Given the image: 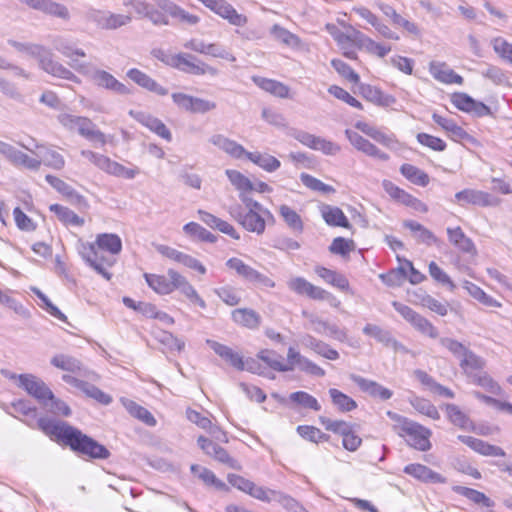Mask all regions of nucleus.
<instances>
[{
    "instance_id": "f257e3e1",
    "label": "nucleus",
    "mask_w": 512,
    "mask_h": 512,
    "mask_svg": "<svg viewBox=\"0 0 512 512\" xmlns=\"http://www.w3.org/2000/svg\"><path fill=\"white\" fill-rule=\"evenodd\" d=\"M38 424L47 435L55 437L83 456L102 460L110 457V451L105 446L66 422L40 418Z\"/></svg>"
},
{
    "instance_id": "f03ea898",
    "label": "nucleus",
    "mask_w": 512,
    "mask_h": 512,
    "mask_svg": "<svg viewBox=\"0 0 512 512\" xmlns=\"http://www.w3.org/2000/svg\"><path fill=\"white\" fill-rule=\"evenodd\" d=\"M79 253L85 263L96 273L110 280L109 268L116 263V256L122 251V240L114 233H101L93 243L80 241Z\"/></svg>"
},
{
    "instance_id": "7ed1b4c3",
    "label": "nucleus",
    "mask_w": 512,
    "mask_h": 512,
    "mask_svg": "<svg viewBox=\"0 0 512 512\" xmlns=\"http://www.w3.org/2000/svg\"><path fill=\"white\" fill-rule=\"evenodd\" d=\"M144 278L147 285L159 295H169L173 291L178 290L192 304L199 306L201 309L207 307L204 299L198 294L194 286L174 269H168L167 276L145 273Z\"/></svg>"
},
{
    "instance_id": "20e7f679",
    "label": "nucleus",
    "mask_w": 512,
    "mask_h": 512,
    "mask_svg": "<svg viewBox=\"0 0 512 512\" xmlns=\"http://www.w3.org/2000/svg\"><path fill=\"white\" fill-rule=\"evenodd\" d=\"M240 204L228 208L230 216L248 232L261 235L266 229V220H274L272 213L249 195H240Z\"/></svg>"
},
{
    "instance_id": "39448f33",
    "label": "nucleus",
    "mask_w": 512,
    "mask_h": 512,
    "mask_svg": "<svg viewBox=\"0 0 512 512\" xmlns=\"http://www.w3.org/2000/svg\"><path fill=\"white\" fill-rule=\"evenodd\" d=\"M7 43L16 51L36 58L40 68L48 74L75 83L81 82L80 79L72 71H70L61 63L53 60L52 54L44 46L30 42H19L13 39H9Z\"/></svg>"
},
{
    "instance_id": "423d86ee",
    "label": "nucleus",
    "mask_w": 512,
    "mask_h": 512,
    "mask_svg": "<svg viewBox=\"0 0 512 512\" xmlns=\"http://www.w3.org/2000/svg\"><path fill=\"white\" fill-rule=\"evenodd\" d=\"M386 414L394 422V431L400 437H406L408 445L419 451L431 448L429 429L395 412L387 411Z\"/></svg>"
},
{
    "instance_id": "0eeeda50",
    "label": "nucleus",
    "mask_w": 512,
    "mask_h": 512,
    "mask_svg": "<svg viewBox=\"0 0 512 512\" xmlns=\"http://www.w3.org/2000/svg\"><path fill=\"white\" fill-rule=\"evenodd\" d=\"M439 342L459 360V366L467 379L484 369L486 365L485 360L482 357L476 355L473 351H471L459 341L449 337H443L439 339Z\"/></svg>"
},
{
    "instance_id": "6e6552de",
    "label": "nucleus",
    "mask_w": 512,
    "mask_h": 512,
    "mask_svg": "<svg viewBox=\"0 0 512 512\" xmlns=\"http://www.w3.org/2000/svg\"><path fill=\"white\" fill-rule=\"evenodd\" d=\"M59 123L71 132H78L82 137L92 142L106 144V136L97 129L96 125L87 117L77 116L69 113L59 114Z\"/></svg>"
},
{
    "instance_id": "1a4fd4ad",
    "label": "nucleus",
    "mask_w": 512,
    "mask_h": 512,
    "mask_svg": "<svg viewBox=\"0 0 512 512\" xmlns=\"http://www.w3.org/2000/svg\"><path fill=\"white\" fill-rule=\"evenodd\" d=\"M80 154L90 163L94 164L98 169L115 177L133 179L139 174V169L137 167H125L103 154L86 149L81 150Z\"/></svg>"
},
{
    "instance_id": "9d476101",
    "label": "nucleus",
    "mask_w": 512,
    "mask_h": 512,
    "mask_svg": "<svg viewBox=\"0 0 512 512\" xmlns=\"http://www.w3.org/2000/svg\"><path fill=\"white\" fill-rule=\"evenodd\" d=\"M73 68L78 72L89 76L95 85L98 87L113 91L120 95H129L131 89L125 84L119 82L112 74L105 70L95 69L89 71L86 65H73Z\"/></svg>"
},
{
    "instance_id": "9b49d317",
    "label": "nucleus",
    "mask_w": 512,
    "mask_h": 512,
    "mask_svg": "<svg viewBox=\"0 0 512 512\" xmlns=\"http://www.w3.org/2000/svg\"><path fill=\"white\" fill-rule=\"evenodd\" d=\"M169 64L185 73L193 75L209 74L215 76L218 74V70L216 68L198 60L191 54L179 53L173 55Z\"/></svg>"
},
{
    "instance_id": "f8f14e48",
    "label": "nucleus",
    "mask_w": 512,
    "mask_h": 512,
    "mask_svg": "<svg viewBox=\"0 0 512 512\" xmlns=\"http://www.w3.org/2000/svg\"><path fill=\"white\" fill-rule=\"evenodd\" d=\"M226 266L229 269H232L236 272V274L243 278L245 281L251 282L253 284H258L267 288H274L275 282L267 277L266 275L260 273L256 269L244 263L241 259L233 257L227 260Z\"/></svg>"
},
{
    "instance_id": "ddd939ff",
    "label": "nucleus",
    "mask_w": 512,
    "mask_h": 512,
    "mask_svg": "<svg viewBox=\"0 0 512 512\" xmlns=\"http://www.w3.org/2000/svg\"><path fill=\"white\" fill-rule=\"evenodd\" d=\"M18 386L34 397L43 406H48L47 399L52 398V391L46 383L33 374H20Z\"/></svg>"
},
{
    "instance_id": "4468645a",
    "label": "nucleus",
    "mask_w": 512,
    "mask_h": 512,
    "mask_svg": "<svg viewBox=\"0 0 512 512\" xmlns=\"http://www.w3.org/2000/svg\"><path fill=\"white\" fill-rule=\"evenodd\" d=\"M205 7L217 14L229 24L236 27H243L247 24L248 18L244 14H240L226 0H198Z\"/></svg>"
},
{
    "instance_id": "2eb2a0df",
    "label": "nucleus",
    "mask_w": 512,
    "mask_h": 512,
    "mask_svg": "<svg viewBox=\"0 0 512 512\" xmlns=\"http://www.w3.org/2000/svg\"><path fill=\"white\" fill-rule=\"evenodd\" d=\"M455 202L460 206L474 205L480 207H496L501 200L488 192L466 188L457 192L454 196Z\"/></svg>"
},
{
    "instance_id": "dca6fc26",
    "label": "nucleus",
    "mask_w": 512,
    "mask_h": 512,
    "mask_svg": "<svg viewBox=\"0 0 512 512\" xmlns=\"http://www.w3.org/2000/svg\"><path fill=\"white\" fill-rule=\"evenodd\" d=\"M289 134L301 144L313 150L321 151L326 155H335L340 151V146L336 143L308 132L293 129Z\"/></svg>"
},
{
    "instance_id": "f3484780",
    "label": "nucleus",
    "mask_w": 512,
    "mask_h": 512,
    "mask_svg": "<svg viewBox=\"0 0 512 512\" xmlns=\"http://www.w3.org/2000/svg\"><path fill=\"white\" fill-rule=\"evenodd\" d=\"M156 250L158 253H160L162 256L173 260L177 263L182 264L183 266L195 270L198 273L204 275L206 274L207 270L206 267L196 258H194L191 255L185 254L179 250H176L170 246L167 245H157Z\"/></svg>"
},
{
    "instance_id": "a211bd4d",
    "label": "nucleus",
    "mask_w": 512,
    "mask_h": 512,
    "mask_svg": "<svg viewBox=\"0 0 512 512\" xmlns=\"http://www.w3.org/2000/svg\"><path fill=\"white\" fill-rule=\"evenodd\" d=\"M92 20L101 29L115 30L131 23L132 16L130 14H118L110 11H93Z\"/></svg>"
},
{
    "instance_id": "6ab92c4d",
    "label": "nucleus",
    "mask_w": 512,
    "mask_h": 512,
    "mask_svg": "<svg viewBox=\"0 0 512 512\" xmlns=\"http://www.w3.org/2000/svg\"><path fill=\"white\" fill-rule=\"evenodd\" d=\"M129 115L140 124L148 128L150 131L157 134L159 137L165 139L168 142L172 140V134L170 130L160 119L149 113L136 110H130Z\"/></svg>"
},
{
    "instance_id": "aec40b11",
    "label": "nucleus",
    "mask_w": 512,
    "mask_h": 512,
    "mask_svg": "<svg viewBox=\"0 0 512 512\" xmlns=\"http://www.w3.org/2000/svg\"><path fill=\"white\" fill-rule=\"evenodd\" d=\"M123 5L125 7H132L138 16L148 18L154 25L169 24L167 16L162 11L153 9L146 1L124 0Z\"/></svg>"
},
{
    "instance_id": "412c9836",
    "label": "nucleus",
    "mask_w": 512,
    "mask_h": 512,
    "mask_svg": "<svg viewBox=\"0 0 512 512\" xmlns=\"http://www.w3.org/2000/svg\"><path fill=\"white\" fill-rule=\"evenodd\" d=\"M155 6H157L162 13L166 16L170 15L171 17L177 19L179 22L188 24V25H196L199 23L200 18L195 14H191L175 4L170 0H153Z\"/></svg>"
},
{
    "instance_id": "4be33fe9",
    "label": "nucleus",
    "mask_w": 512,
    "mask_h": 512,
    "mask_svg": "<svg viewBox=\"0 0 512 512\" xmlns=\"http://www.w3.org/2000/svg\"><path fill=\"white\" fill-rule=\"evenodd\" d=\"M20 2L34 10L41 11L47 15H51L62 20L70 19L68 8L65 5L57 3L53 0H20Z\"/></svg>"
},
{
    "instance_id": "5701e85b",
    "label": "nucleus",
    "mask_w": 512,
    "mask_h": 512,
    "mask_svg": "<svg viewBox=\"0 0 512 512\" xmlns=\"http://www.w3.org/2000/svg\"><path fill=\"white\" fill-rule=\"evenodd\" d=\"M288 288L299 294L306 295L315 300H325L328 297V292L324 289L313 285L303 277H292L287 281Z\"/></svg>"
},
{
    "instance_id": "b1692460",
    "label": "nucleus",
    "mask_w": 512,
    "mask_h": 512,
    "mask_svg": "<svg viewBox=\"0 0 512 512\" xmlns=\"http://www.w3.org/2000/svg\"><path fill=\"white\" fill-rule=\"evenodd\" d=\"M382 186L385 190V192L393 199L397 200L398 202L406 205L411 206L417 210L427 211V207L425 204H423L421 201L404 191L403 189L396 186L394 183H392L389 180H384L382 183Z\"/></svg>"
},
{
    "instance_id": "393cba45",
    "label": "nucleus",
    "mask_w": 512,
    "mask_h": 512,
    "mask_svg": "<svg viewBox=\"0 0 512 512\" xmlns=\"http://www.w3.org/2000/svg\"><path fill=\"white\" fill-rule=\"evenodd\" d=\"M429 72L434 79L444 84L462 85L464 82L463 77L455 73L445 62H430Z\"/></svg>"
},
{
    "instance_id": "a878e982",
    "label": "nucleus",
    "mask_w": 512,
    "mask_h": 512,
    "mask_svg": "<svg viewBox=\"0 0 512 512\" xmlns=\"http://www.w3.org/2000/svg\"><path fill=\"white\" fill-rule=\"evenodd\" d=\"M458 439L481 455L492 457H504L506 455L501 447L491 445L481 439L465 435L458 436Z\"/></svg>"
},
{
    "instance_id": "bb28decb",
    "label": "nucleus",
    "mask_w": 512,
    "mask_h": 512,
    "mask_svg": "<svg viewBox=\"0 0 512 512\" xmlns=\"http://www.w3.org/2000/svg\"><path fill=\"white\" fill-rule=\"evenodd\" d=\"M209 142L235 159L246 157L248 153L241 144L222 134L212 135L209 138Z\"/></svg>"
},
{
    "instance_id": "cd10ccee",
    "label": "nucleus",
    "mask_w": 512,
    "mask_h": 512,
    "mask_svg": "<svg viewBox=\"0 0 512 512\" xmlns=\"http://www.w3.org/2000/svg\"><path fill=\"white\" fill-rule=\"evenodd\" d=\"M127 77L135 82L140 87L153 92L157 95L164 96L168 94V90L158 84L154 79H152L149 75L142 72L139 69L132 68L127 71Z\"/></svg>"
},
{
    "instance_id": "c85d7f7f",
    "label": "nucleus",
    "mask_w": 512,
    "mask_h": 512,
    "mask_svg": "<svg viewBox=\"0 0 512 512\" xmlns=\"http://www.w3.org/2000/svg\"><path fill=\"white\" fill-rule=\"evenodd\" d=\"M351 380L357 384L363 392L368 393L372 397H378L381 400H388L393 395V392L390 389L385 388L375 381L365 379L358 375H351Z\"/></svg>"
},
{
    "instance_id": "c756f323",
    "label": "nucleus",
    "mask_w": 512,
    "mask_h": 512,
    "mask_svg": "<svg viewBox=\"0 0 512 512\" xmlns=\"http://www.w3.org/2000/svg\"><path fill=\"white\" fill-rule=\"evenodd\" d=\"M404 472L422 482L445 483V478L442 475L422 464H409L405 466Z\"/></svg>"
},
{
    "instance_id": "7c9ffc66",
    "label": "nucleus",
    "mask_w": 512,
    "mask_h": 512,
    "mask_svg": "<svg viewBox=\"0 0 512 512\" xmlns=\"http://www.w3.org/2000/svg\"><path fill=\"white\" fill-rule=\"evenodd\" d=\"M206 343L217 355L228 361L234 368L238 370H244L245 363L240 354L234 352L228 346L218 343L214 340L208 339Z\"/></svg>"
},
{
    "instance_id": "2f4dec72",
    "label": "nucleus",
    "mask_w": 512,
    "mask_h": 512,
    "mask_svg": "<svg viewBox=\"0 0 512 512\" xmlns=\"http://www.w3.org/2000/svg\"><path fill=\"white\" fill-rule=\"evenodd\" d=\"M36 148L37 151L34 153L41 160V164L43 163L45 166L55 170L64 168L65 159L58 151L42 145H37Z\"/></svg>"
},
{
    "instance_id": "473e14b6",
    "label": "nucleus",
    "mask_w": 512,
    "mask_h": 512,
    "mask_svg": "<svg viewBox=\"0 0 512 512\" xmlns=\"http://www.w3.org/2000/svg\"><path fill=\"white\" fill-rule=\"evenodd\" d=\"M321 216L329 226L349 228L350 223L343 211L336 206L322 205L320 208Z\"/></svg>"
},
{
    "instance_id": "72a5a7b5",
    "label": "nucleus",
    "mask_w": 512,
    "mask_h": 512,
    "mask_svg": "<svg viewBox=\"0 0 512 512\" xmlns=\"http://www.w3.org/2000/svg\"><path fill=\"white\" fill-rule=\"evenodd\" d=\"M52 44L54 48L60 52L62 55H64L67 58H70L72 60L71 66L73 65H79L76 63V61L73 59V56H79V57H85L86 54L82 49H79L75 46V43L65 37L57 36L53 39Z\"/></svg>"
},
{
    "instance_id": "f704fd0d",
    "label": "nucleus",
    "mask_w": 512,
    "mask_h": 512,
    "mask_svg": "<svg viewBox=\"0 0 512 512\" xmlns=\"http://www.w3.org/2000/svg\"><path fill=\"white\" fill-rule=\"evenodd\" d=\"M232 319L235 323L247 327L249 329H255L260 325V315L248 308H240L232 311Z\"/></svg>"
},
{
    "instance_id": "c9c22d12",
    "label": "nucleus",
    "mask_w": 512,
    "mask_h": 512,
    "mask_svg": "<svg viewBox=\"0 0 512 512\" xmlns=\"http://www.w3.org/2000/svg\"><path fill=\"white\" fill-rule=\"evenodd\" d=\"M253 82L266 92L273 94L279 98H289V87L282 82L263 78L253 77Z\"/></svg>"
},
{
    "instance_id": "e433bc0d",
    "label": "nucleus",
    "mask_w": 512,
    "mask_h": 512,
    "mask_svg": "<svg viewBox=\"0 0 512 512\" xmlns=\"http://www.w3.org/2000/svg\"><path fill=\"white\" fill-rule=\"evenodd\" d=\"M445 411L448 416V419L455 426L463 429V430H473L474 424L469 418V416L463 412L459 406L455 404H447L445 406Z\"/></svg>"
},
{
    "instance_id": "4c0bfd02",
    "label": "nucleus",
    "mask_w": 512,
    "mask_h": 512,
    "mask_svg": "<svg viewBox=\"0 0 512 512\" xmlns=\"http://www.w3.org/2000/svg\"><path fill=\"white\" fill-rule=\"evenodd\" d=\"M190 470L194 475H197L198 478L202 480L206 485L213 486L219 491L229 490L228 486L223 481L218 479L216 475L208 468L201 467L197 464H192Z\"/></svg>"
},
{
    "instance_id": "58836bf2",
    "label": "nucleus",
    "mask_w": 512,
    "mask_h": 512,
    "mask_svg": "<svg viewBox=\"0 0 512 512\" xmlns=\"http://www.w3.org/2000/svg\"><path fill=\"white\" fill-rule=\"evenodd\" d=\"M121 403L131 416L139 419L148 426L156 425V419L146 408L127 398H121Z\"/></svg>"
},
{
    "instance_id": "ea45409f",
    "label": "nucleus",
    "mask_w": 512,
    "mask_h": 512,
    "mask_svg": "<svg viewBox=\"0 0 512 512\" xmlns=\"http://www.w3.org/2000/svg\"><path fill=\"white\" fill-rule=\"evenodd\" d=\"M246 158L266 172L270 173L278 170L281 166L280 161L276 157L267 153L248 152L246 154Z\"/></svg>"
},
{
    "instance_id": "a19ab883",
    "label": "nucleus",
    "mask_w": 512,
    "mask_h": 512,
    "mask_svg": "<svg viewBox=\"0 0 512 512\" xmlns=\"http://www.w3.org/2000/svg\"><path fill=\"white\" fill-rule=\"evenodd\" d=\"M468 382L482 387L484 390L491 394L497 396L502 394V388L500 385L487 372L483 370L472 375V377L468 379Z\"/></svg>"
},
{
    "instance_id": "79ce46f5",
    "label": "nucleus",
    "mask_w": 512,
    "mask_h": 512,
    "mask_svg": "<svg viewBox=\"0 0 512 512\" xmlns=\"http://www.w3.org/2000/svg\"><path fill=\"white\" fill-rule=\"evenodd\" d=\"M463 288L469 293L470 296H472L475 300L479 301L481 304L485 306L496 308H500L502 306V304L498 300L488 295L479 286L470 281H464Z\"/></svg>"
},
{
    "instance_id": "37998d69",
    "label": "nucleus",
    "mask_w": 512,
    "mask_h": 512,
    "mask_svg": "<svg viewBox=\"0 0 512 512\" xmlns=\"http://www.w3.org/2000/svg\"><path fill=\"white\" fill-rule=\"evenodd\" d=\"M401 174L413 184L426 187L429 184V176L423 170L411 164H403L400 167Z\"/></svg>"
},
{
    "instance_id": "c03bdc74",
    "label": "nucleus",
    "mask_w": 512,
    "mask_h": 512,
    "mask_svg": "<svg viewBox=\"0 0 512 512\" xmlns=\"http://www.w3.org/2000/svg\"><path fill=\"white\" fill-rule=\"evenodd\" d=\"M364 96L367 100L380 107H389L396 103V98L386 94L378 88L367 86L364 89Z\"/></svg>"
},
{
    "instance_id": "a18cd8bd",
    "label": "nucleus",
    "mask_w": 512,
    "mask_h": 512,
    "mask_svg": "<svg viewBox=\"0 0 512 512\" xmlns=\"http://www.w3.org/2000/svg\"><path fill=\"white\" fill-rule=\"evenodd\" d=\"M231 184L239 191L240 195H249L250 191H253L254 184L241 172L233 169H227L225 171Z\"/></svg>"
},
{
    "instance_id": "49530a36",
    "label": "nucleus",
    "mask_w": 512,
    "mask_h": 512,
    "mask_svg": "<svg viewBox=\"0 0 512 512\" xmlns=\"http://www.w3.org/2000/svg\"><path fill=\"white\" fill-rule=\"evenodd\" d=\"M278 212L282 217L283 221L290 229L296 232L303 231L304 224L301 219V216L294 209H292L288 205L282 204L279 206Z\"/></svg>"
},
{
    "instance_id": "de8ad7c7",
    "label": "nucleus",
    "mask_w": 512,
    "mask_h": 512,
    "mask_svg": "<svg viewBox=\"0 0 512 512\" xmlns=\"http://www.w3.org/2000/svg\"><path fill=\"white\" fill-rule=\"evenodd\" d=\"M50 211L54 212L60 221L66 225L82 226L84 225V219L79 217L71 209L64 207L59 204L50 205Z\"/></svg>"
},
{
    "instance_id": "09e8293b",
    "label": "nucleus",
    "mask_w": 512,
    "mask_h": 512,
    "mask_svg": "<svg viewBox=\"0 0 512 512\" xmlns=\"http://www.w3.org/2000/svg\"><path fill=\"white\" fill-rule=\"evenodd\" d=\"M447 233L449 241L463 252L469 253L474 250L472 240L464 234L460 227L448 228Z\"/></svg>"
},
{
    "instance_id": "8fccbe9b",
    "label": "nucleus",
    "mask_w": 512,
    "mask_h": 512,
    "mask_svg": "<svg viewBox=\"0 0 512 512\" xmlns=\"http://www.w3.org/2000/svg\"><path fill=\"white\" fill-rule=\"evenodd\" d=\"M258 358L264 361L270 368L280 372L291 371V366H285L283 357L272 350H261Z\"/></svg>"
},
{
    "instance_id": "3c124183",
    "label": "nucleus",
    "mask_w": 512,
    "mask_h": 512,
    "mask_svg": "<svg viewBox=\"0 0 512 512\" xmlns=\"http://www.w3.org/2000/svg\"><path fill=\"white\" fill-rule=\"evenodd\" d=\"M329 395L333 405L341 412H350L357 407V403L351 397L338 389H329Z\"/></svg>"
},
{
    "instance_id": "603ef678",
    "label": "nucleus",
    "mask_w": 512,
    "mask_h": 512,
    "mask_svg": "<svg viewBox=\"0 0 512 512\" xmlns=\"http://www.w3.org/2000/svg\"><path fill=\"white\" fill-rule=\"evenodd\" d=\"M50 362L56 368L64 371L75 373L82 370L80 361L69 355L57 354L51 358Z\"/></svg>"
},
{
    "instance_id": "864d4df0",
    "label": "nucleus",
    "mask_w": 512,
    "mask_h": 512,
    "mask_svg": "<svg viewBox=\"0 0 512 512\" xmlns=\"http://www.w3.org/2000/svg\"><path fill=\"white\" fill-rule=\"evenodd\" d=\"M183 231L185 232L186 235L196 240L209 243H214L216 241L215 235H213L211 232H209L207 229H205L196 222H189L185 224L183 227Z\"/></svg>"
},
{
    "instance_id": "5fc2aeb1",
    "label": "nucleus",
    "mask_w": 512,
    "mask_h": 512,
    "mask_svg": "<svg viewBox=\"0 0 512 512\" xmlns=\"http://www.w3.org/2000/svg\"><path fill=\"white\" fill-rule=\"evenodd\" d=\"M404 226L414 232L415 237L420 242H423L427 245H432L437 242L436 236L418 222L406 221Z\"/></svg>"
},
{
    "instance_id": "6e6d98bb",
    "label": "nucleus",
    "mask_w": 512,
    "mask_h": 512,
    "mask_svg": "<svg viewBox=\"0 0 512 512\" xmlns=\"http://www.w3.org/2000/svg\"><path fill=\"white\" fill-rule=\"evenodd\" d=\"M356 35L360 38L362 46L371 54H375L378 57H385L390 51V46H385L377 43L369 37L364 36L360 32H356Z\"/></svg>"
},
{
    "instance_id": "4d7b16f0",
    "label": "nucleus",
    "mask_w": 512,
    "mask_h": 512,
    "mask_svg": "<svg viewBox=\"0 0 512 512\" xmlns=\"http://www.w3.org/2000/svg\"><path fill=\"white\" fill-rule=\"evenodd\" d=\"M363 333L367 336L373 337L385 346H387L388 342L391 341L392 337L388 330H385L375 324H366L363 328Z\"/></svg>"
},
{
    "instance_id": "13d9d810",
    "label": "nucleus",
    "mask_w": 512,
    "mask_h": 512,
    "mask_svg": "<svg viewBox=\"0 0 512 512\" xmlns=\"http://www.w3.org/2000/svg\"><path fill=\"white\" fill-rule=\"evenodd\" d=\"M290 399L304 408H309L314 411H319L321 409V406L318 403L317 399L303 391L292 393L290 395Z\"/></svg>"
},
{
    "instance_id": "bf43d9fd",
    "label": "nucleus",
    "mask_w": 512,
    "mask_h": 512,
    "mask_svg": "<svg viewBox=\"0 0 512 512\" xmlns=\"http://www.w3.org/2000/svg\"><path fill=\"white\" fill-rule=\"evenodd\" d=\"M420 303L422 306L430 309L440 316H445L448 313V304L441 302L434 297L423 293L420 297Z\"/></svg>"
},
{
    "instance_id": "052dcab7",
    "label": "nucleus",
    "mask_w": 512,
    "mask_h": 512,
    "mask_svg": "<svg viewBox=\"0 0 512 512\" xmlns=\"http://www.w3.org/2000/svg\"><path fill=\"white\" fill-rule=\"evenodd\" d=\"M456 491L476 504H482L485 507L492 506V501L484 493L478 490L467 487H458Z\"/></svg>"
},
{
    "instance_id": "680f3d73",
    "label": "nucleus",
    "mask_w": 512,
    "mask_h": 512,
    "mask_svg": "<svg viewBox=\"0 0 512 512\" xmlns=\"http://www.w3.org/2000/svg\"><path fill=\"white\" fill-rule=\"evenodd\" d=\"M354 249H355L354 241L351 239H345L343 237L335 238L329 247V250L331 253L341 255V256L348 255Z\"/></svg>"
},
{
    "instance_id": "e2e57ef3",
    "label": "nucleus",
    "mask_w": 512,
    "mask_h": 512,
    "mask_svg": "<svg viewBox=\"0 0 512 512\" xmlns=\"http://www.w3.org/2000/svg\"><path fill=\"white\" fill-rule=\"evenodd\" d=\"M411 404L415 410L423 415H426L435 420L440 418V414L436 407L426 399L415 398L411 401Z\"/></svg>"
},
{
    "instance_id": "0e129e2a",
    "label": "nucleus",
    "mask_w": 512,
    "mask_h": 512,
    "mask_svg": "<svg viewBox=\"0 0 512 512\" xmlns=\"http://www.w3.org/2000/svg\"><path fill=\"white\" fill-rule=\"evenodd\" d=\"M429 274L430 276L442 285L448 286L450 291H454L456 289V285L450 279L446 272H444L434 261L429 263Z\"/></svg>"
},
{
    "instance_id": "69168bd1",
    "label": "nucleus",
    "mask_w": 512,
    "mask_h": 512,
    "mask_svg": "<svg viewBox=\"0 0 512 512\" xmlns=\"http://www.w3.org/2000/svg\"><path fill=\"white\" fill-rule=\"evenodd\" d=\"M13 217L17 228L21 231L32 232L36 229V223L28 217L19 207L13 210Z\"/></svg>"
},
{
    "instance_id": "338daca9",
    "label": "nucleus",
    "mask_w": 512,
    "mask_h": 512,
    "mask_svg": "<svg viewBox=\"0 0 512 512\" xmlns=\"http://www.w3.org/2000/svg\"><path fill=\"white\" fill-rule=\"evenodd\" d=\"M273 501L279 502L289 512H308L295 499L279 491H275Z\"/></svg>"
},
{
    "instance_id": "774afa93",
    "label": "nucleus",
    "mask_w": 512,
    "mask_h": 512,
    "mask_svg": "<svg viewBox=\"0 0 512 512\" xmlns=\"http://www.w3.org/2000/svg\"><path fill=\"white\" fill-rule=\"evenodd\" d=\"M491 45L501 58L512 63V44L502 37H496L491 41Z\"/></svg>"
}]
</instances>
